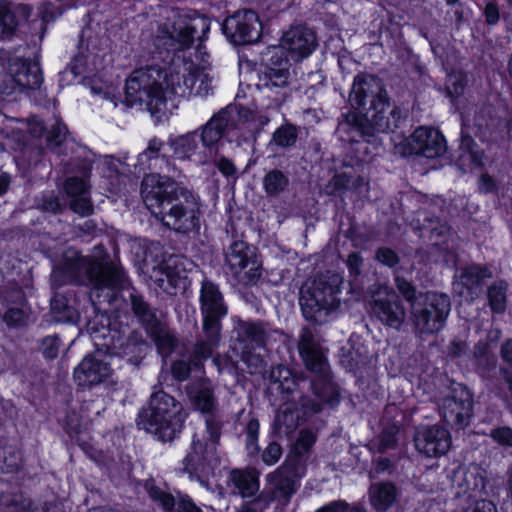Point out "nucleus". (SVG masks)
<instances>
[{
  "label": "nucleus",
  "mask_w": 512,
  "mask_h": 512,
  "mask_svg": "<svg viewBox=\"0 0 512 512\" xmlns=\"http://www.w3.org/2000/svg\"><path fill=\"white\" fill-rule=\"evenodd\" d=\"M349 100L362 110L364 121L375 132H387L397 127L400 111L391 106L381 79L370 74L354 78Z\"/></svg>",
  "instance_id": "nucleus-4"
},
{
  "label": "nucleus",
  "mask_w": 512,
  "mask_h": 512,
  "mask_svg": "<svg viewBox=\"0 0 512 512\" xmlns=\"http://www.w3.org/2000/svg\"><path fill=\"white\" fill-rule=\"evenodd\" d=\"M187 394L194 406L202 413H212L217 405L214 389L208 379L201 378L187 387Z\"/></svg>",
  "instance_id": "nucleus-26"
},
{
  "label": "nucleus",
  "mask_w": 512,
  "mask_h": 512,
  "mask_svg": "<svg viewBox=\"0 0 512 512\" xmlns=\"http://www.w3.org/2000/svg\"><path fill=\"white\" fill-rule=\"evenodd\" d=\"M288 185L287 177L279 170H271L263 179V187L268 195H276Z\"/></svg>",
  "instance_id": "nucleus-36"
},
{
  "label": "nucleus",
  "mask_w": 512,
  "mask_h": 512,
  "mask_svg": "<svg viewBox=\"0 0 512 512\" xmlns=\"http://www.w3.org/2000/svg\"><path fill=\"white\" fill-rule=\"evenodd\" d=\"M473 143L472 139L470 138H464L462 141V149H467L466 151H463V154L461 155V158L463 159V162L466 160H469L470 165L473 166H482L483 165V159L484 155L481 151L473 150L470 145Z\"/></svg>",
  "instance_id": "nucleus-47"
},
{
  "label": "nucleus",
  "mask_w": 512,
  "mask_h": 512,
  "mask_svg": "<svg viewBox=\"0 0 512 512\" xmlns=\"http://www.w3.org/2000/svg\"><path fill=\"white\" fill-rule=\"evenodd\" d=\"M466 76L462 72H452L446 79V91L449 96L457 97L464 91Z\"/></svg>",
  "instance_id": "nucleus-43"
},
{
  "label": "nucleus",
  "mask_w": 512,
  "mask_h": 512,
  "mask_svg": "<svg viewBox=\"0 0 512 512\" xmlns=\"http://www.w3.org/2000/svg\"><path fill=\"white\" fill-rule=\"evenodd\" d=\"M67 136V127L64 123L57 121L49 133V141L60 145Z\"/></svg>",
  "instance_id": "nucleus-54"
},
{
  "label": "nucleus",
  "mask_w": 512,
  "mask_h": 512,
  "mask_svg": "<svg viewBox=\"0 0 512 512\" xmlns=\"http://www.w3.org/2000/svg\"><path fill=\"white\" fill-rule=\"evenodd\" d=\"M219 464L216 447L212 444H204L203 440L194 437L191 450L183 461L184 471L190 478L192 475L207 476Z\"/></svg>",
  "instance_id": "nucleus-18"
},
{
  "label": "nucleus",
  "mask_w": 512,
  "mask_h": 512,
  "mask_svg": "<svg viewBox=\"0 0 512 512\" xmlns=\"http://www.w3.org/2000/svg\"><path fill=\"white\" fill-rule=\"evenodd\" d=\"M1 504L6 512H25L32 505L30 499L26 498L22 493L3 496Z\"/></svg>",
  "instance_id": "nucleus-39"
},
{
  "label": "nucleus",
  "mask_w": 512,
  "mask_h": 512,
  "mask_svg": "<svg viewBox=\"0 0 512 512\" xmlns=\"http://www.w3.org/2000/svg\"><path fill=\"white\" fill-rule=\"evenodd\" d=\"M206 432L209 436V440L203 441L204 444L213 443L214 447H216V441L220 435V427L219 424L210 417L206 419Z\"/></svg>",
  "instance_id": "nucleus-56"
},
{
  "label": "nucleus",
  "mask_w": 512,
  "mask_h": 512,
  "mask_svg": "<svg viewBox=\"0 0 512 512\" xmlns=\"http://www.w3.org/2000/svg\"><path fill=\"white\" fill-rule=\"evenodd\" d=\"M363 260L358 253H352L347 259V265L351 274L359 275Z\"/></svg>",
  "instance_id": "nucleus-59"
},
{
  "label": "nucleus",
  "mask_w": 512,
  "mask_h": 512,
  "mask_svg": "<svg viewBox=\"0 0 512 512\" xmlns=\"http://www.w3.org/2000/svg\"><path fill=\"white\" fill-rule=\"evenodd\" d=\"M110 364L102 358V354L86 355L75 367L73 377L78 386L91 388L104 382L111 375Z\"/></svg>",
  "instance_id": "nucleus-19"
},
{
  "label": "nucleus",
  "mask_w": 512,
  "mask_h": 512,
  "mask_svg": "<svg viewBox=\"0 0 512 512\" xmlns=\"http://www.w3.org/2000/svg\"><path fill=\"white\" fill-rule=\"evenodd\" d=\"M348 505L344 501H333L315 512H347Z\"/></svg>",
  "instance_id": "nucleus-62"
},
{
  "label": "nucleus",
  "mask_w": 512,
  "mask_h": 512,
  "mask_svg": "<svg viewBox=\"0 0 512 512\" xmlns=\"http://www.w3.org/2000/svg\"><path fill=\"white\" fill-rule=\"evenodd\" d=\"M241 359L247 364L250 373L260 372L263 368V359L256 354H252L250 351L243 350L241 352Z\"/></svg>",
  "instance_id": "nucleus-51"
},
{
  "label": "nucleus",
  "mask_w": 512,
  "mask_h": 512,
  "mask_svg": "<svg viewBox=\"0 0 512 512\" xmlns=\"http://www.w3.org/2000/svg\"><path fill=\"white\" fill-rule=\"evenodd\" d=\"M414 441L416 449L427 457L444 455L451 446L449 431L438 425L419 429Z\"/></svg>",
  "instance_id": "nucleus-20"
},
{
  "label": "nucleus",
  "mask_w": 512,
  "mask_h": 512,
  "mask_svg": "<svg viewBox=\"0 0 512 512\" xmlns=\"http://www.w3.org/2000/svg\"><path fill=\"white\" fill-rule=\"evenodd\" d=\"M298 350L306 368L318 376L312 382L315 399L301 397L300 413L295 403L285 402L276 413L274 421L275 432L280 437H288L297 428L302 417L319 412L323 403L334 404L338 402V391L329 377V366L326 356L312 331L303 328L299 335Z\"/></svg>",
  "instance_id": "nucleus-2"
},
{
  "label": "nucleus",
  "mask_w": 512,
  "mask_h": 512,
  "mask_svg": "<svg viewBox=\"0 0 512 512\" xmlns=\"http://www.w3.org/2000/svg\"><path fill=\"white\" fill-rule=\"evenodd\" d=\"M464 512H497V508L489 500H480L469 506Z\"/></svg>",
  "instance_id": "nucleus-57"
},
{
  "label": "nucleus",
  "mask_w": 512,
  "mask_h": 512,
  "mask_svg": "<svg viewBox=\"0 0 512 512\" xmlns=\"http://www.w3.org/2000/svg\"><path fill=\"white\" fill-rule=\"evenodd\" d=\"M225 259L230 273L238 283L253 285L260 279L262 264L257 259L254 248L246 242H233L225 254Z\"/></svg>",
  "instance_id": "nucleus-10"
},
{
  "label": "nucleus",
  "mask_w": 512,
  "mask_h": 512,
  "mask_svg": "<svg viewBox=\"0 0 512 512\" xmlns=\"http://www.w3.org/2000/svg\"><path fill=\"white\" fill-rule=\"evenodd\" d=\"M177 508L181 512H201L200 508L188 497L181 496L177 502Z\"/></svg>",
  "instance_id": "nucleus-61"
},
{
  "label": "nucleus",
  "mask_w": 512,
  "mask_h": 512,
  "mask_svg": "<svg viewBox=\"0 0 512 512\" xmlns=\"http://www.w3.org/2000/svg\"><path fill=\"white\" fill-rule=\"evenodd\" d=\"M15 27V17L8 8V0H0V40L11 35Z\"/></svg>",
  "instance_id": "nucleus-40"
},
{
  "label": "nucleus",
  "mask_w": 512,
  "mask_h": 512,
  "mask_svg": "<svg viewBox=\"0 0 512 512\" xmlns=\"http://www.w3.org/2000/svg\"><path fill=\"white\" fill-rule=\"evenodd\" d=\"M210 30L207 17L171 11L164 22L151 27V40L156 49L171 53L168 68L146 66L132 72L126 80L125 95L129 105H145L151 112H159L169 95L200 97L212 90V77L207 72L210 55L200 42Z\"/></svg>",
  "instance_id": "nucleus-1"
},
{
  "label": "nucleus",
  "mask_w": 512,
  "mask_h": 512,
  "mask_svg": "<svg viewBox=\"0 0 512 512\" xmlns=\"http://www.w3.org/2000/svg\"><path fill=\"white\" fill-rule=\"evenodd\" d=\"M507 285L503 281L495 282L488 290L489 304L496 313H502L506 308Z\"/></svg>",
  "instance_id": "nucleus-35"
},
{
  "label": "nucleus",
  "mask_w": 512,
  "mask_h": 512,
  "mask_svg": "<svg viewBox=\"0 0 512 512\" xmlns=\"http://www.w3.org/2000/svg\"><path fill=\"white\" fill-rule=\"evenodd\" d=\"M141 193L147 209L165 226L178 232L197 227L199 207L195 197L170 177L146 175Z\"/></svg>",
  "instance_id": "nucleus-3"
},
{
  "label": "nucleus",
  "mask_w": 512,
  "mask_h": 512,
  "mask_svg": "<svg viewBox=\"0 0 512 512\" xmlns=\"http://www.w3.org/2000/svg\"><path fill=\"white\" fill-rule=\"evenodd\" d=\"M6 452L0 447V472L10 473L18 469V458L16 456H5Z\"/></svg>",
  "instance_id": "nucleus-53"
},
{
  "label": "nucleus",
  "mask_w": 512,
  "mask_h": 512,
  "mask_svg": "<svg viewBox=\"0 0 512 512\" xmlns=\"http://www.w3.org/2000/svg\"><path fill=\"white\" fill-rule=\"evenodd\" d=\"M467 344L463 340H453L449 346V353L453 356H461L467 351Z\"/></svg>",
  "instance_id": "nucleus-64"
},
{
  "label": "nucleus",
  "mask_w": 512,
  "mask_h": 512,
  "mask_svg": "<svg viewBox=\"0 0 512 512\" xmlns=\"http://www.w3.org/2000/svg\"><path fill=\"white\" fill-rule=\"evenodd\" d=\"M397 498V489L391 482L374 483L369 489V500L373 508L387 511Z\"/></svg>",
  "instance_id": "nucleus-27"
},
{
  "label": "nucleus",
  "mask_w": 512,
  "mask_h": 512,
  "mask_svg": "<svg viewBox=\"0 0 512 512\" xmlns=\"http://www.w3.org/2000/svg\"><path fill=\"white\" fill-rule=\"evenodd\" d=\"M61 340L57 335H49L43 338L40 350L46 359H55L61 350Z\"/></svg>",
  "instance_id": "nucleus-44"
},
{
  "label": "nucleus",
  "mask_w": 512,
  "mask_h": 512,
  "mask_svg": "<svg viewBox=\"0 0 512 512\" xmlns=\"http://www.w3.org/2000/svg\"><path fill=\"white\" fill-rule=\"evenodd\" d=\"M343 277L335 272H327L307 281L300 290L299 305L305 319L316 324L329 320L341 303Z\"/></svg>",
  "instance_id": "nucleus-6"
},
{
  "label": "nucleus",
  "mask_w": 512,
  "mask_h": 512,
  "mask_svg": "<svg viewBox=\"0 0 512 512\" xmlns=\"http://www.w3.org/2000/svg\"><path fill=\"white\" fill-rule=\"evenodd\" d=\"M316 47L314 33L305 27L297 26L287 30L280 42V47H273L268 50L266 68L261 76L263 85L267 87H285L289 79V62L283 57V50H286L294 61L308 57Z\"/></svg>",
  "instance_id": "nucleus-5"
},
{
  "label": "nucleus",
  "mask_w": 512,
  "mask_h": 512,
  "mask_svg": "<svg viewBox=\"0 0 512 512\" xmlns=\"http://www.w3.org/2000/svg\"><path fill=\"white\" fill-rule=\"evenodd\" d=\"M42 81L41 70L36 62L12 58L9 61L3 93L8 95L17 90L37 89Z\"/></svg>",
  "instance_id": "nucleus-13"
},
{
  "label": "nucleus",
  "mask_w": 512,
  "mask_h": 512,
  "mask_svg": "<svg viewBox=\"0 0 512 512\" xmlns=\"http://www.w3.org/2000/svg\"><path fill=\"white\" fill-rule=\"evenodd\" d=\"M261 30L258 15L251 10L238 11L224 23L225 34L235 44L257 41L261 36Z\"/></svg>",
  "instance_id": "nucleus-14"
},
{
  "label": "nucleus",
  "mask_w": 512,
  "mask_h": 512,
  "mask_svg": "<svg viewBox=\"0 0 512 512\" xmlns=\"http://www.w3.org/2000/svg\"><path fill=\"white\" fill-rule=\"evenodd\" d=\"M371 309L384 324L399 328L405 320V309L389 287H380L373 296Z\"/></svg>",
  "instance_id": "nucleus-17"
},
{
  "label": "nucleus",
  "mask_w": 512,
  "mask_h": 512,
  "mask_svg": "<svg viewBox=\"0 0 512 512\" xmlns=\"http://www.w3.org/2000/svg\"><path fill=\"white\" fill-rule=\"evenodd\" d=\"M316 441L315 434L307 429L299 432L298 438L288 456V465L292 467L295 476L303 477L306 472V465L309 458V451Z\"/></svg>",
  "instance_id": "nucleus-23"
},
{
  "label": "nucleus",
  "mask_w": 512,
  "mask_h": 512,
  "mask_svg": "<svg viewBox=\"0 0 512 512\" xmlns=\"http://www.w3.org/2000/svg\"><path fill=\"white\" fill-rule=\"evenodd\" d=\"M228 125V117L226 112H220L214 115L202 128L201 139L202 145L210 147L216 144L223 136Z\"/></svg>",
  "instance_id": "nucleus-29"
},
{
  "label": "nucleus",
  "mask_w": 512,
  "mask_h": 512,
  "mask_svg": "<svg viewBox=\"0 0 512 512\" xmlns=\"http://www.w3.org/2000/svg\"><path fill=\"white\" fill-rule=\"evenodd\" d=\"M200 311L204 338L195 344V364L205 357H210L212 351L219 345L221 319L227 314V307L219 287L210 281L202 283L200 291Z\"/></svg>",
  "instance_id": "nucleus-8"
},
{
  "label": "nucleus",
  "mask_w": 512,
  "mask_h": 512,
  "mask_svg": "<svg viewBox=\"0 0 512 512\" xmlns=\"http://www.w3.org/2000/svg\"><path fill=\"white\" fill-rule=\"evenodd\" d=\"M268 336V331L262 324L243 322L239 326V338L250 341L256 346H264Z\"/></svg>",
  "instance_id": "nucleus-34"
},
{
  "label": "nucleus",
  "mask_w": 512,
  "mask_h": 512,
  "mask_svg": "<svg viewBox=\"0 0 512 512\" xmlns=\"http://www.w3.org/2000/svg\"><path fill=\"white\" fill-rule=\"evenodd\" d=\"M39 206L42 210L53 213L59 212L62 208L60 201L55 196H49L48 198L44 199L41 203H39Z\"/></svg>",
  "instance_id": "nucleus-58"
},
{
  "label": "nucleus",
  "mask_w": 512,
  "mask_h": 512,
  "mask_svg": "<svg viewBox=\"0 0 512 512\" xmlns=\"http://www.w3.org/2000/svg\"><path fill=\"white\" fill-rule=\"evenodd\" d=\"M229 481L242 497H252L259 489L258 476L254 471L233 470Z\"/></svg>",
  "instance_id": "nucleus-28"
},
{
  "label": "nucleus",
  "mask_w": 512,
  "mask_h": 512,
  "mask_svg": "<svg viewBox=\"0 0 512 512\" xmlns=\"http://www.w3.org/2000/svg\"><path fill=\"white\" fill-rule=\"evenodd\" d=\"M269 379L273 385H277L276 389L282 394L290 395L298 386V378L289 368L282 365L276 366L270 371Z\"/></svg>",
  "instance_id": "nucleus-31"
},
{
  "label": "nucleus",
  "mask_w": 512,
  "mask_h": 512,
  "mask_svg": "<svg viewBox=\"0 0 512 512\" xmlns=\"http://www.w3.org/2000/svg\"><path fill=\"white\" fill-rule=\"evenodd\" d=\"M199 135L196 131L170 140L169 145L178 159H192L199 154Z\"/></svg>",
  "instance_id": "nucleus-30"
},
{
  "label": "nucleus",
  "mask_w": 512,
  "mask_h": 512,
  "mask_svg": "<svg viewBox=\"0 0 512 512\" xmlns=\"http://www.w3.org/2000/svg\"><path fill=\"white\" fill-rule=\"evenodd\" d=\"M195 357V349L193 350V354L189 360V362L185 360H177L172 363L171 366V373L173 377L178 381H184L188 378L189 373L192 370H197L202 368L203 361L207 359L208 357L202 358L200 360V363L195 364L194 362Z\"/></svg>",
  "instance_id": "nucleus-37"
},
{
  "label": "nucleus",
  "mask_w": 512,
  "mask_h": 512,
  "mask_svg": "<svg viewBox=\"0 0 512 512\" xmlns=\"http://www.w3.org/2000/svg\"><path fill=\"white\" fill-rule=\"evenodd\" d=\"M408 148L404 155H421L426 158H436L446 151L444 136L436 129L419 127L407 139Z\"/></svg>",
  "instance_id": "nucleus-16"
},
{
  "label": "nucleus",
  "mask_w": 512,
  "mask_h": 512,
  "mask_svg": "<svg viewBox=\"0 0 512 512\" xmlns=\"http://www.w3.org/2000/svg\"><path fill=\"white\" fill-rule=\"evenodd\" d=\"M486 22L488 24H496L499 20V9L496 4L488 3L484 10Z\"/></svg>",
  "instance_id": "nucleus-60"
},
{
  "label": "nucleus",
  "mask_w": 512,
  "mask_h": 512,
  "mask_svg": "<svg viewBox=\"0 0 512 512\" xmlns=\"http://www.w3.org/2000/svg\"><path fill=\"white\" fill-rule=\"evenodd\" d=\"M485 469L477 464L458 466L451 474L452 486L458 490L457 494H481L487 484Z\"/></svg>",
  "instance_id": "nucleus-21"
},
{
  "label": "nucleus",
  "mask_w": 512,
  "mask_h": 512,
  "mask_svg": "<svg viewBox=\"0 0 512 512\" xmlns=\"http://www.w3.org/2000/svg\"><path fill=\"white\" fill-rule=\"evenodd\" d=\"M267 478L273 486V497L280 499L281 503L285 505L296 491L294 478L300 477L294 475L292 467L288 465L286 460L284 466L269 474Z\"/></svg>",
  "instance_id": "nucleus-25"
},
{
  "label": "nucleus",
  "mask_w": 512,
  "mask_h": 512,
  "mask_svg": "<svg viewBox=\"0 0 512 512\" xmlns=\"http://www.w3.org/2000/svg\"><path fill=\"white\" fill-rule=\"evenodd\" d=\"M129 299L133 313L146 327L159 352L162 355L170 354L175 347L174 337L162 326L155 312L144 301L142 296L131 292Z\"/></svg>",
  "instance_id": "nucleus-12"
},
{
  "label": "nucleus",
  "mask_w": 512,
  "mask_h": 512,
  "mask_svg": "<svg viewBox=\"0 0 512 512\" xmlns=\"http://www.w3.org/2000/svg\"><path fill=\"white\" fill-rule=\"evenodd\" d=\"M490 277L489 271L480 266H469L454 283L453 289L466 301H473L480 293V286L485 278Z\"/></svg>",
  "instance_id": "nucleus-22"
},
{
  "label": "nucleus",
  "mask_w": 512,
  "mask_h": 512,
  "mask_svg": "<svg viewBox=\"0 0 512 512\" xmlns=\"http://www.w3.org/2000/svg\"><path fill=\"white\" fill-rule=\"evenodd\" d=\"M449 297L442 293H420L409 308V320L421 338L440 332L450 313Z\"/></svg>",
  "instance_id": "nucleus-9"
},
{
  "label": "nucleus",
  "mask_w": 512,
  "mask_h": 512,
  "mask_svg": "<svg viewBox=\"0 0 512 512\" xmlns=\"http://www.w3.org/2000/svg\"><path fill=\"white\" fill-rule=\"evenodd\" d=\"M282 455V448L281 446L276 443L272 442L270 443L265 450L262 453V460L266 465H274L278 462Z\"/></svg>",
  "instance_id": "nucleus-50"
},
{
  "label": "nucleus",
  "mask_w": 512,
  "mask_h": 512,
  "mask_svg": "<svg viewBox=\"0 0 512 512\" xmlns=\"http://www.w3.org/2000/svg\"><path fill=\"white\" fill-rule=\"evenodd\" d=\"M489 437L502 447L512 448V428L509 426H499L491 429Z\"/></svg>",
  "instance_id": "nucleus-46"
},
{
  "label": "nucleus",
  "mask_w": 512,
  "mask_h": 512,
  "mask_svg": "<svg viewBox=\"0 0 512 512\" xmlns=\"http://www.w3.org/2000/svg\"><path fill=\"white\" fill-rule=\"evenodd\" d=\"M26 313L20 308H9L4 315V321L9 326H17L25 323Z\"/></svg>",
  "instance_id": "nucleus-52"
},
{
  "label": "nucleus",
  "mask_w": 512,
  "mask_h": 512,
  "mask_svg": "<svg viewBox=\"0 0 512 512\" xmlns=\"http://www.w3.org/2000/svg\"><path fill=\"white\" fill-rule=\"evenodd\" d=\"M296 139V129L291 125L282 126L273 134V142L280 147L291 146L296 142Z\"/></svg>",
  "instance_id": "nucleus-42"
},
{
  "label": "nucleus",
  "mask_w": 512,
  "mask_h": 512,
  "mask_svg": "<svg viewBox=\"0 0 512 512\" xmlns=\"http://www.w3.org/2000/svg\"><path fill=\"white\" fill-rule=\"evenodd\" d=\"M395 285L399 293L403 296V298L412 304V302L418 297L416 295V289L413 284L401 276L395 277Z\"/></svg>",
  "instance_id": "nucleus-48"
},
{
  "label": "nucleus",
  "mask_w": 512,
  "mask_h": 512,
  "mask_svg": "<svg viewBox=\"0 0 512 512\" xmlns=\"http://www.w3.org/2000/svg\"><path fill=\"white\" fill-rule=\"evenodd\" d=\"M397 427L392 426L387 429H385L381 435H380V441H379V450L381 452H384L388 449H392L396 445V434H397Z\"/></svg>",
  "instance_id": "nucleus-49"
},
{
  "label": "nucleus",
  "mask_w": 512,
  "mask_h": 512,
  "mask_svg": "<svg viewBox=\"0 0 512 512\" xmlns=\"http://www.w3.org/2000/svg\"><path fill=\"white\" fill-rule=\"evenodd\" d=\"M186 414L182 404L171 395L158 391L139 415V425L162 441H171L180 432Z\"/></svg>",
  "instance_id": "nucleus-7"
},
{
  "label": "nucleus",
  "mask_w": 512,
  "mask_h": 512,
  "mask_svg": "<svg viewBox=\"0 0 512 512\" xmlns=\"http://www.w3.org/2000/svg\"><path fill=\"white\" fill-rule=\"evenodd\" d=\"M166 145L158 138H152L148 142V146L138 158L141 165H147L148 168H157V162L160 160L162 163L168 164L165 160Z\"/></svg>",
  "instance_id": "nucleus-32"
},
{
  "label": "nucleus",
  "mask_w": 512,
  "mask_h": 512,
  "mask_svg": "<svg viewBox=\"0 0 512 512\" xmlns=\"http://www.w3.org/2000/svg\"><path fill=\"white\" fill-rule=\"evenodd\" d=\"M218 169L220 170V172L226 176V177H229V176H232L235 174V166L234 164L227 158H221L219 161H218Z\"/></svg>",
  "instance_id": "nucleus-63"
},
{
  "label": "nucleus",
  "mask_w": 512,
  "mask_h": 512,
  "mask_svg": "<svg viewBox=\"0 0 512 512\" xmlns=\"http://www.w3.org/2000/svg\"><path fill=\"white\" fill-rule=\"evenodd\" d=\"M51 314L56 322L75 323L78 320L77 311L68 304L65 296L55 294L51 300Z\"/></svg>",
  "instance_id": "nucleus-33"
},
{
  "label": "nucleus",
  "mask_w": 512,
  "mask_h": 512,
  "mask_svg": "<svg viewBox=\"0 0 512 512\" xmlns=\"http://www.w3.org/2000/svg\"><path fill=\"white\" fill-rule=\"evenodd\" d=\"M73 268L85 272L97 297L100 296L98 291L102 289L114 290L125 287L124 271L103 259L81 257L77 259Z\"/></svg>",
  "instance_id": "nucleus-11"
},
{
  "label": "nucleus",
  "mask_w": 512,
  "mask_h": 512,
  "mask_svg": "<svg viewBox=\"0 0 512 512\" xmlns=\"http://www.w3.org/2000/svg\"><path fill=\"white\" fill-rule=\"evenodd\" d=\"M440 412L444 420L455 427L468 425L472 413V396L468 389L455 387L451 395L442 401Z\"/></svg>",
  "instance_id": "nucleus-15"
},
{
  "label": "nucleus",
  "mask_w": 512,
  "mask_h": 512,
  "mask_svg": "<svg viewBox=\"0 0 512 512\" xmlns=\"http://www.w3.org/2000/svg\"><path fill=\"white\" fill-rule=\"evenodd\" d=\"M171 265L168 266H154L149 272L151 281L160 289L168 292L169 286H174L173 275L168 271Z\"/></svg>",
  "instance_id": "nucleus-38"
},
{
  "label": "nucleus",
  "mask_w": 512,
  "mask_h": 512,
  "mask_svg": "<svg viewBox=\"0 0 512 512\" xmlns=\"http://www.w3.org/2000/svg\"><path fill=\"white\" fill-rule=\"evenodd\" d=\"M259 427V421L255 418H251L246 425V449L250 455H256L259 451Z\"/></svg>",
  "instance_id": "nucleus-41"
},
{
  "label": "nucleus",
  "mask_w": 512,
  "mask_h": 512,
  "mask_svg": "<svg viewBox=\"0 0 512 512\" xmlns=\"http://www.w3.org/2000/svg\"><path fill=\"white\" fill-rule=\"evenodd\" d=\"M65 190L70 198L69 205L73 212L82 216H88L93 212L89 187L83 179L78 177L67 179Z\"/></svg>",
  "instance_id": "nucleus-24"
},
{
  "label": "nucleus",
  "mask_w": 512,
  "mask_h": 512,
  "mask_svg": "<svg viewBox=\"0 0 512 512\" xmlns=\"http://www.w3.org/2000/svg\"><path fill=\"white\" fill-rule=\"evenodd\" d=\"M150 497L158 502L165 512H171L175 505V498L158 487L151 486L148 490Z\"/></svg>",
  "instance_id": "nucleus-45"
},
{
  "label": "nucleus",
  "mask_w": 512,
  "mask_h": 512,
  "mask_svg": "<svg viewBox=\"0 0 512 512\" xmlns=\"http://www.w3.org/2000/svg\"><path fill=\"white\" fill-rule=\"evenodd\" d=\"M376 258L379 262L389 267H394L398 263L397 254L389 248H380L376 253Z\"/></svg>",
  "instance_id": "nucleus-55"
}]
</instances>
